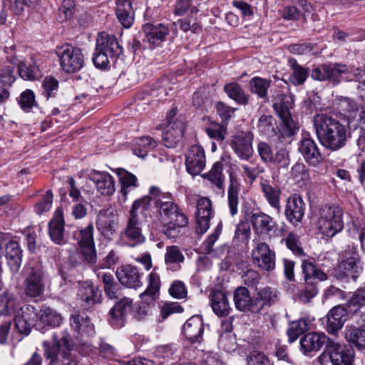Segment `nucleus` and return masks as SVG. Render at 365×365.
Listing matches in <instances>:
<instances>
[{
    "label": "nucleus",
    "mask_w": 365,
    "mask_h": 365,
    "mask_svg": "<svg viewBox=\"0 0 365 365\" xmlns=\"http://www.w3.org/2000/svg\"><path fill=\"white\" fill-rule=\"evenodd\" d=\"M314 128L320 143L331 151L344 147L349 133L344 125L327 113H317L313 118Z\"/></svg>",
    "instance_id": "f257e3e1"
},
{
    "label": "nucleus",
    "mask_w": 365,
    "mask_h": 365,
    "mask_svg": "<svg viewBox=\"0 0 365 365\" xmlns=\"http://www.w3.org/2000/svg\"><path fill=\"white\" fill-rule=\"evenodd\" d=\"M140 202L147 203L145 212L148 215L153 208L163 221L173 220L179 215H185L175 202L173 195L170 192H164L157 186H150L148 194L137 199Z\"/></svg>",
    "instance_id": "f03ea898"
},
{
    "label": "nucleus",
    "mask_w": 365,
    "mask_h": 365,
    "mask_svg": "<svg viewBox=\"0 0 365 365\" xmlns=\"http://www.w3.org/2000/svg\"><path fill=\"white\" fill-rule=\"evenodd\" d=\"M312 77L317 81H329L334 85L341 81H365V73L363 70H354L347 65L340 63L323 64L312 70Z\"/></svg>",
    "instance_id": "7ed1b4c3"
},
{
    "label": "nucleus",
    "mask_w": 365,
    "mask_h": 365,
    "mask_svg": "<svg viewBox=\"0 0 365 365\" xmlns=\"http://www.w3.org/2000/svg\"><path fill=\"white\" fill-rule=\"evenodd\" d=\"M147 203L140 202L137 199L133 201L127 216L126 225L120 236L125 243L135 247L143 244L145 241V237L143 233V219L148 215L145 212Z\"/></svg>",
    "instance_id": "20e7f679"
},
{
    "label": "nucleus",
    "mask_w": 365,
    "mask_h": 365,
    "mask_svg": "<svg viewBox=\"0 0 365 365\" xmlns=\"http://www.w3.org/2000/svg\"><path fill=\"white\" fill-rule=\"evenodd\" d=\"M344 211L336 204L322 205L317 214V228L323 239L335 236L344 229Z\"/></svg>",
    "instance_id": "39448f33"
},
{
    "label": "nucleus",
    "mask_w": 365,
    "mask_h": 365,
    "mask_svg": "<svg viewBox=\"0 0 365 365\" xmlns=\"http://www.w3.org/2000/svg\"><path fill=\"white\" fill-rule=\"evenodd\" d=\"M122 53L123 48L119 45L117 38L113 35L101 32L97 37L92 60L96 68L104 69Z\"/></svg>",
    "instance_id": "423d86ee"
},
{
    "label": "nucleus",
    "mask_w": 365,
    "mask_h": 365,
    "mask_svg": "<svg viewBox=\"0 0 365 365\" xmlns=\"http://www.w3.org/2000/svg\"><path fill=\"white\" fill-rule=\"evenodd\" d=\"M53 344L45 341L43 343L44 356L50 360L48 365H78L76 356L71 353V339L63 336L58 340L56 334L53 335Z\"/></svg>",
    "instance_id": "0eeeda50"
},
{
    "label": "nucleus",
    "mask_w": 365,
    "mask_h": 365,
    "mask_svg": "<svg viewBox=\"0 0 365 365\" xmlns=\"http://www.w3.org/2000/svg\"><path fill=\"white\" fill-rule=\"evenodd\" d=\"M327 359L332 365H354V351L346 344L334 340L329 341L324 351L317 358L321 364Z\"/></svg>",
    "instance_id": "6e6552de"
},
{
    "label": "nucleus",
    "mask_w": 365,
    "mask_h": 365,
    "mask_svg": "<svg viewBox=\"0 0 365 365\" xmlns=\"http://www.w3.org/2000/svg\"><path fill=\"white\" fill-rule=\"evenodd\" d=\"M24 293L29 297L41 296L45 290V276L41 266L29 263L25 269Z\"/></svg>",
    "instance_id": "1a4fd4ad"
},
{
    "label": "nucleus",
    "mask_w": 365,
    "mask_h": 365,
    "mask_svg": "<svg viewBox=\"0 0 365 365\" xmlns=\"http://www.w3.org/2000/svg\"><path fill=\"white\" fill-rule=\"evenodd\" d=\"M60 66L66 73H71L81 70L84 65V56L82 51L71 45L65 44L56 50Z\"/></svg>",
    "instance_id": "9d476101"
},
{
    "label": "nucleus",
    "mask_w": 365,
    "mask_h": 365,
    "mask_svg": "<svg viewBox=\"0 0 365 365\" xmlns=\"http://www.w3.org/2000/svg\"><path fill=\"white\" fill-rule=\"evenodd\" d=\"M176 110L173 109L168 115V125L163 132V141L168 148H174L181 140L185 131V123L182 120L173 118Z\"/></svg>",
    "instance_id": "9b49d317"
},
{
    "label": "nucleus",
    "mask_w": 365,
    "mask_h": 365,
    "mask_svg": "<svg viewBox=\"0 0 365 365\" xmlns=\"http://www.w3.org/2000/svg\"><path fill=\"white\" fill-rule=\"evenodd\" d=\"M251 256L253 264L258 268L267 272H272L275 269V252L267 243H257L252 250Z\"/></svg>",
    "instance_id": "f8f14e48"
},
{
    "label": "nucleus",
    "mask_w": 365,
    "mask_h": 365,
    "mask_svg": "<svg viewBox=\"0 0 365 365\" xmlns=\"http://www.w3.org/2000/svg\"><path fill=\"white\" fill-rule=\"evenodd\" d=\"M0 245L5 246L8 264L13 272L19 271L22 261V253L17 241L9 233L0 232Z\"/></svg>",
    "instance_id": "ddd939ff"
},
{
    "label": "nucleus",
    "mask_w": 365,
    "mask_h": 365,
    "mask_svg": "<svg viewBox=\"0 0 365 365\" xmlns=\"http://www.w3.org/2000/svg\"><path fill=\"white\" fill-rule=\"evenodd\" d=\"M206 165L205 153L203 148L199 145L190 147L185 155L187 171L192 175H199Z\"/></svg>",
    "instance_id": "4468645a"
},
{
    "label": "nucleus",
    "mask_w": 365,
    "mask_h": 365,
    "mask_svg": "<svg viewBox=\"0 0 365 365\" xmlns=\"http://www.w3.org/2000/svg\"><path fill=\"white\" fill-rule=\"evenodd\" d=\"M253 134L240 132L232 136L230 146L235 153L242 160H248L253 154Z\"/></svg>",
    "instance_id": "2eb2a0df"
},
{
    "label": "nucleus",
    "mask_w": 365,
    "mask_h": 365,
    "mask_svg": "<svg viewBox=\"0 0 365 365\" xmlns=\"http://www.w3.org/2000/svg\"><path fill=\"white\" fill-rule=\"evenodd\" d=\"M293 100L291 96L280 94L274 98L273 108L277 115L280 118L284 125L289 130H294L297 126L294 120L292 119L290 109L292 108Z\"/></svg>",
    "instance_id": "dca6fc26"
},
{
    "label": "nucleus",
    "mask_w": 365,
    "mask_h": 365,
    "mask_svg": "<svg viewBox=\"0 0 365 365\" xmlns=\"http://www.w3.org/2000/svg\"><path fill=\"white\" fill-rule=\"evenodd\" d=\"M118 225V217L111 209L101 210L97 215L96 227L106 238H110Z\"/></svg>",
    "instance_id": "f3484780"
},
{
    "label": "nucleus",
    "mask_w": 365,
    "mask_h": 365,
    "mask_svg": "<svg viewBox=\"0 0 365 365\" xmlns=\"http://www.w3.org/2000/svg\"><path fill=\"white\" fill-rule=\"evenodd\" d=\"M132 304L133 300L128 297H124L115 304L109 311L108 322L112 327L120 328L124 326Z\"/></svg>",
    "instance_id": "a211bd4d"
},
{
    "label": "nucleus",
    "mask_w": 365,
    "mask_h": 365,
    "mask_svg": "<svg viewBox=\"0 0 365 365\" xmlns=\"http://www.w3.org/2000/svg\"><path fill=\"white\" fill-rule=\"evenodd\" d=\"M334 341L323 332H309L300 339V350L304 355L317 352L322 346Z\"/></svg>",
    "instance_id": "6ab92c4d"
},
{
    "label": "nucleus",
    "mask_w": 365,
    "mask_h": 365,
    "mask_svg": "<svg viewBox=\"0 0 365 365\" xmlns=\"http://www.w3.org/2000/svg\"><path fill=\"white\" fill-rule=\"evenodd\" d=\"M36 309L31 305L21 307L20 312L15 317V328L20 333L28 335L36 320Z\"/></svg>",
    "instance_id": "aec40b11"
},
{
    "label": "nucleus",
    "mask_w": 365,
    "mask_h": 365,
    "mask_svg": "<svg viewBox=\"0 0 365 365\" xmlns=\"http://www.w3.org/2000/svg\"><path fill=\"white\" fill-rule=\"evenodd\" d=\"M240 190V179L238 173L232 168L229 173V186L227 190V203L231 215L238 212L239 194Z\"/></svg>",
    "instance_id": "412c9836"
},
{
    "label": "nucleus",
    "mask_w": 365,
    "mask_h": 365,
    "mask_svg": "<svg viewBox=\"0 0 365 365\" xmlns=\"http://www.w3.org/2000/svg\"><path fill=\"white\" fill-rule=\"evenodd\" d=\"M145 40L152 46H159L170 33L168 26L164 24H146L142 26Z\"/></svg>",
    "instance_id": "4be33fe9"
},
{
    "label": "nucleus",
    "mask_w": 365,
    "mask_h": 365,
    "mask_svg": "<svg viewBox=\"0 0 365 365\" xmlns=\"http://www.w3.org/2000/svg\"><path fill=\"white\" fill-rule=\"evenodd\" d=\"M203 331V320L198 315L188 319L182 327L184 336L192 344L201 342Z\"/></svg>",
    "instance_id": "5701e85b"
},
{
    "label": "nucleus",
    "mask_w": 365,
    "mask_h": 365,
    "mask_svg": "<svg viewBox=\"0 0 365 365\" xmlns=\"http://www.w3.org/2000/svg\"><path fill=\"white\" fill-rule=\"evenodd\" d=\"M299 150L311 166L316 167L322 161V155L316 143L309 137H305L301 140Z\"/></svg>",
    "instance_id": "b1692460"
},
{
    "label": "nucleus",
    "mask_w": 365,
    "mask_h": 365,
    "mask_svg": "<svg viewBox=\"0 0 365 365\" xmlns=\"http://www.w3.org/2000/svg\"><path fill=\"white\" fill-rule=\"evenodd\" d=\"M64 216L63 210L58 207L56 210L53 217L48 224V234L51 240L57 245H63L64 238Z\"/></svg>",
    "instance_id": "393cba45"
},
{
    "label": "nucleus",
    "mask_w": 365,
    "mask_h": 365,
    "mask_svg": "<svg viewBox=\"0 0 365 365\" xmlns=\"http://www.w3.org/2000/svg\"><path fill=\"white\" fill-rule=\"evenodd\" d=\"M97 191L102 195L110 196L115 191L113 177L106 172L93 171L90 175Z\"/></svg>",
    "instance_id": "a878e982"
},
{
    "label": "nucleus",
    "mask_w": 365,
    "mask_h": 365,
    "mask_svg": "<svg viewBox=\"0 0 365 365\" xmlns=\"http://www.w3.org/2000/svg\"><path fill=\"white\" fill-rule=\"evenodd\" d=\"M233 299L235 307L239 311L257 314L255 295L251 297L246 287H237L234 292Z\"/></svg>",
    "instance_id": "bb28decb"
},
{
    "label": "nucleus",
    "mask_w": 365,
    "mask_h": 365,
    "mask_svg": "<svg viewBox=\"0 0 365 365\" xmlns=\"http://www.w3.org/2000/svg\"><path fill=\"white\" fill-rule=\"evenodd\" d=\"M347 311L341 306L332 308L327 315V330L331 334H336L347 319Z\"/></svg>",
    "instance_id": "cd10ccee"
},
{
    "label": "nucleus",
    "mask_w": 365,
    "mask_h": 365,
    "mask_svg": "<svg viewBox=\"0 0 365 365\" xmlns=\"http://www.w3.org/2000/svg\"><path fill=\"white\" fill-rule=\"evenodd\" d=\"M304 207L305 203L299 195L290 196L288 198L285 210L287 220L292 223L300 222L304 215Z\"/></svg>",
    "instance_id": "c85d7f7f"
},
{
    "label": "nucleus",
    "mask_w": 365,
    "mask_h": 365,
    "mask_svg": "<svg viewBox=\"0 0 365 365\" xmlns=\"http://www.w3.org/2000/svg\"><path fill=\"white\" fill-rule=\"evenodd\" d=\"M116 276L123 285L129 288L136 289L142 285L139 272L133 266H122L117 269Z\"/></svg>",
    "instance_id": "c756f323"
},
{
    "label": "nucleus",
    "mask_w": 365,
    "mask_h": 365,
    "mask_svg": "<svg viewBox=\"0 0 365 365\" xmlns=\"http://www.w3.org/2000/svg\"><path fill=\"white\" fill-rule=\"evenodd\" d=\"M148 287L146 289L140 294L141 302L146 305L153 304L159 296L160 287V279L158 273L154 270L148 276Z\"/></svg>",
    "instance_id": "7c9ffc66"
},
{
    "label": "nucleus",
    "mask_w": 365,
    "mask_h": 365,
    "mask_svg": "<svg viewBox=\"0 0 365 365\" xmlns=\"http://www.w3.org/2000/svg\"><path fill=\"white\" fill-rule=\"evenodd\" d=\"M251 222L254 232L259 235H268L276 226L274 219L263 212L252 214Z\"/></svg>",
    "instance_id": "2f4dec72"
},
{
    "label": "nucleus",
    "mask_w": 365,
    "mask_h": 365,
    "mask_svg": "<svg viewBox=\"0 0 365 365\" xmlns=\"http://www.w3.org/2000/svg\"><path fill=\"white\" fill-rule=\"evenodd\" d=\"M116 174L120 185V193L123 197V200L126 201L128 194L138 187V180L134 174L123 168H118Z\"/></svg>",
    "instance_id": "473e14b6"
},
{
    "label": "nucleus",
    "mask_w": 365,
    "mask_h": 365,
    "mask_svg": "<svg viewBox=\"0 0 365 365\" xmlns=\"http://www.w3.org/2000/svg\"><path fill=\"white\" fill-rule=\"evenodd\" d=\"M133 0H116V16L119 22L126 29L134 22V11L132 6Z\"/></svg>",
    "instance_id": "72a5a7b5"
},
{
    "label": "nucleus",
    "mask_w": 365,
    "mask_h": 365,
    "mask_svg": "<svg viewBox=\"0 0 365 365\" xmlns=\"http://www.w3.org/2000/svg\"><path fill=\"white\" fill-rule=\"evenodd\" d=\"M78 297L86 303V306L90 307L100 302L101 292L88 282L79 284Z\"/></svg>",
    "instance_id": "f704fd0d"
},
{
    "label": "nucleus",
    "mask_w": 365,
    "mask_h": 365,
    "mask_svg": "<svg viewBox=\"0 0 365 365\" xmlns=\"http://www.w3.org/2000/svg\"><path fill=\"white\" fill-rule=\"evenodd\" d=\"M257 313L264 307H270L278 299V292L275 289L265 287L259 289L255 294Z\"/></svg>",
    "instance_id": "c9c22d12"
},
{
    "label": "nucleus",
    "mask_w": 365,
    "mask_h": 365,
    "mask_svg": "<svg viewBox=\"0 0 365 365\" xmlns=\"http://www.w3.org/2000/svg\"><path fill=\"white\" fill-rule=\"evenodd\" d=\"M168 220L167 222L164 223L162 232L170 239L176 238L179 235L181 229L188 224V218L185 215H179L176 218Z\"/></svg>",
    "instance_id": "e433bc0d"
},
{
    "label": "nucleus",
    "mask_w": 365,
    "mask_h": 365,
    "mask_svg": "<svg viewBox=\"0 0 365 365\" xmlns=\"http://www.w3.org/2000/svg\"><path fill=\"white\" fill-rule=\"evenodd\" d=\"M11 67L2 68L0 65V105L4 104L10 98L9 88L14 78Z\"/></svg>",
    "instance_id": "4c0bfd02"
},
{
    "label": "nucleus",
    "mask_w": 365,
    "mask_h": 365,
    "mask_svg": "<svg viewBox=\"0 0 365 365\" xmlns=\"http://www.w3.org/2000/svg\"><path fill=\"white\" fill-rule=\"evenodd\" d=\"M19 307L18 298L9 291L0 294V317L11 316Z\"/></svg>",
    "instance_id": "58836bf2"
},
{
    "label": "nucleus",
    "mask_w": 365,
    "mask_h": 365,
    "mask_svg": "<svg viewBox=\"0 0 365 365\" xmlns=\"http://www.w3.org/2000/svg\"><path fill=\"white\" fill-rule=\"evenodd\" d=\"M210 303L213 312L217 316L224 317L230 313V304L227 296L223 292H213L210 296Z\"/></svg>",
    "instance_id": "ea45409f"
},
{
    "label": "nucleus",
    "mask_w": 365,
    "mask_h": 365,
    "mask_svg": "<svg viewBox=\"0 0 365 365\" xmlns=\"http://www.w3.org/2000/svg\"><path fill=\"white\" fill-rule=\"evenodd\" d=\"M224 91L230 99L235 101L237 104L245 106L248 103L250 96L245 93L239 83L232 82L225 84Z\"/></svg>",
    "instance_id": "a19ab883"
},
{
    "label": "nucleus",
    "mask_w": 365,
    "mask_h": 365,
    "mask_svg": "<svg viewBox=\"0 0 365 365\" xmlns=\"http://www.w3.org/2000/svg\"><path fill=\"white\" fill-rule=\"evenodd\" d=\"M313 320L314 319H310L309 317H304L292 322L287 329L289 341L290 343L295 341L301 334L310 328V324Z\"/></svg>",
    "instance_id": "79ce46f5"
},
{
    "label": "nucleus",
    "mask_w": 365,
    "mask_h": 365,
    "mask_svg": "<svg viewBox=\"0 0 365 365\" xmlns=\"http://www.w3.org/2000/svg\"><path fill=\"white\" fill-rule=\"evenodd\" d=\"M257 128L260 133L267 137H272L277 134L276 120L269 113H263L258 118Z\"/></svg>",
    "instance_id": "37998d69"
},
{
    "label": "nucleus",
    "mask_w": 365,
    "mask_h": 365,
    "mask_svg": "<svg viewBox=\"0 0 365 365\" xmlns=\"http://www.w3.org/2000/svg\"><path fill=\"white\" fill-rule=\"evenodd\" d=\"M62 317L54 309L49 307H42L39 314V322L36 324L38 329L41 327V323L46 324L51 327H58L62 322Z\"/></svg>",
    "instance_id": "c03bdc74"
},
{
    "label": "nucleus",
    "mask_w": 365,
    "mask_h": 365,
    "mask_svg": "<svg viewBox=\"0 0 365 365\" xmlns=\"http://www.w3.org/2000/svg\"><path fill=\"white\" fill-rule=\"evenodd\" d=\"M71 326L79 334H92L94 331L93 325L88 317L73 314L71 317Z\"/></svg>",
    "instance_id": "a18cd8bd"
},
{
    "label": "nucleus",
    "mask_w": 365,
    "mask_h": 365,
    "mask_svg": "<svg viewBox=\"0 0 365 365\" xmlns=\"http://www.w3.org/2000/svg\"><path fill=\"white\" fill-rule=\"evenodd\" d=\"M260 187L269 205L277 211H279L280 190L277 188L273 187L267 180L261 181Z\"/></svg>",
    "instance_id": "49530a36"
},
{
    "label": "nucleus",
    "mask_w": 365,
    "mask_h": 365,
    "mask_svg": "<svg viewBox=\"0 0 365 365\" xmlns=\"http://www.w3.org/2000/svg\"><path fill=\"white\" fill-rule=\"evenodd\" d=\"M157 146V142L150 136L140 137L136 140L133 146V153L140 157L144 158L147 154Z\"/></svg>",
    "instance_id": "de8ad7c7"
},
{
    "label": "nucleus",
    "mask_w": 365,
    "mask_h": 365,
    "mask_svg": "<svg viewBox=\"0 0 365 365\" xmlns=\"http://www.w3.org/2000/svg\"><path fill=\"white\" fill-rule=\"evenodd\" d=\"M288 63L292 68V74L289 78V81L294 86L303 84L308 76V70L299 65L294 58L289 59Z\"/></svg>",
    "instance_id": "09e8293b"
},
{
    "label": "nucleus",
    "mask_w": 365,
    "mask_h": 365,
    "mask_svg": "<svg viewBox=\"0 0 365 365\" xmlns=\"http://www.w3.org/2000/svg\"><path fill=\"white\" fill-rule=\"evenodd\" d=\"M270 84L271 80L269 79L254 77L250 81V92L256 94L260 98H265L267 97Z\"/></svg>",
    "instance_id": "8fccbe9b"
},
{
    "label": "nucleus",
    "mask_w": 365,
    "mask_h": 365,
    "mask_svg": "<svg viewBox=\"0 0 365 365\" xmlns=\"http://www.w3.org/2000/svg\"><path fill=\"white\" fill-rule=\"evenodd\" d=\"M338 269L341 272V277H354V274L359 272L361 269L359 260L355 257H349L339 263Z\"/></svg>",
    "instance_id": "3c124183"
},
{
    "label": "nucleus",
    "mask_w": 365,
    "mask_h": 365,
    "mask_svg": "<svg viewBox=\"0 0 365 365\" xmlns=\"http://www.w3.org/2000/svg\"><path fill=\"white\" fill-rule=\"evenodd\" d=\"M302 272L304 274V280L312 282V279H317L319 281H325L328 279L327 274L315 265L307 260L302 264Z\"/></svg>",
    "instance_id": "603ef678"
},
{
    "label": "nucleus",
    "mask_w": 365,
    "mask_h": 365,
    "mask_svg": "<svg viewBox=\"0 0 365 365\" xmlns=\"http://www.w3.org/2000/svg\"><path fill=\"white\" fill-rule=\"evenodd\" d=\"M345 339L359 349L365 347V331L354 327H346Z\"/></svg>",
    "instance_id": "864d4df0"
},
{
    "label": "nucleus",
    "mask_w": 365,
    "mask_h": 365,
    "mask_svg": "<svg viewBox=\"0 0 365 365\" xmlns=\"http://www.w3.org/2000/svg\"><path fill=\"white\" fill-rule=\"evenodd\" d=\"M198 4L195 5L193 0H176L174 4L173 13L176 16H182L189 12L194 15L199 12Z\"/></svg>",
    "instance_id": "5fc2aeb1"
},
{
    "label": "nucleus",
    "mask_w": 365,
    "mask_h": 365,
    "mask_svg": "<svg viewBox=\"0 0 365 365\" xmlns=\"http://www.w3.org/2000/svg\"><path fill=\"white\" fill-rule=\"evenodd\" d=\"M291 175L297 183L306 185L310 182L308 169L303 163H296L291 170Z\"/></svg>",
    "instance_id": "6e6d98bb"
},
{
    "label": "nucleus",
    "mask_w": 365,
    "mask_h": 365,
    "mask_svg": "<svg viewBox=\"0 0 365 365\" xmlns=\"http://www.w3.org/2000/svg\"><path fill=\"white\" fill-rule=\"evenodd\" d=\"M318 292L316 283L305 280L304 287L298 291L297 296L301 302L308 303L317 295Z\"/></svg>",
    "instance_id": "4d7b16f0"
},
{
    "label": "nucleus",
    "mask_w": 365,
    "mask_h": 365,
    "mask_svg": "<svg viewBox=\"0 0 365 365\" xmlns=\"http://www.w3.org/2000/svg\"><path fill=\"white\" fill-rule=\"evenodd\" d=\"M222 169V164L220 162H216L206 176L217 188L223 190L224 178Z\"/></svg>",
    "instance_id": "13d9d810"
},
{
    "label": "nucleus",
    "mask_w": 365,
    "mask_h": 365,
    "mask_svg": "<svg viewBox=\"0 0 365 365\" xmlns=\"http://www.w3.org/2000/svg\"><path fill=\"white\" fill-rule=\"evenodd\" d=\"M213 215V211H196V230L197 232L205 233L208 230L210 225V220Z\"/></svg>",
    "instance_id": "bf43d9fd"
},
{
    "label": "nucleus",
    "mask_w": 365,
    "mask_h": 365,
    "mask_svg": "<svg viewBox=\"0 0 365 365\" xmlns=\"http://www.w3.org/2000/svg\"><path fill=\"white\" fill-rule=\"evenodd\" d=\"M207 135L217 142H222L227 135V128L217 123H211L209 126L205 128Z\"/></svg>",
    "instance_id": "052dcab7"
},
{
    "label": "nucleus",
    "mask_w": 365,
    "mask_h": 365,
    "mask_svg": "<svg viewBox=\"0 0 365 365\" xmlns=\"http://www.w3.org/2000/svg\"><path fill=\"white\" fill-rule=\"evenodd\" d=\"M18 69L20 76L25 80H35L41 76L39 68L35 64L27 66L24 62H20Z\"/></svg>",
    "instance_id": "680f3d73"
},
{
    "label": "nucleus",
    "mask_w": 365,
    "mask_h": 365,
    "mask_svg": "<svg viewBox=\"0 0 365 365\" xmlns=\"http://www.w3.org/2000/svg\"><path fill=\"white\" fill-rule=\"evenodd\" d=\"M269 163L278 168H288L290 164L289 152L284 148L278 150L274 154H273L272 160H270Z\"/></svg>",
    "instance_id": "e2e57ef3"
},
{
    "label": "nucleus",
    "mask_w": 365,
    "mask_h": 365,
    "mask_svg": "<svg viewBox=\"0 0 365 365\" xmlns=\"http://www.w3.org/2000/svg\"><path fill=\"white\" fill-rule=\"evenodd\" d=\"M74 237L78 240L79 246L94 244L93 224L89 223L85 228L74 234Z\"/></svg>",
    "instance_id": "0e129e2a"
},
{
    "label": "nucleus",
    "mask_w": 365,
    "mask_h": 365,
    "mask_svg": "<svg viewBox=\"0 0 365 365\" xmlns=\"http://www.w3.org/2000/svg\"><path fill=\"white\" fill-rule=\"evenodd\" d=\"M184 260L185 257L178 246L172 245L166 247L165 264H180L183 262Z\"/></svg>",
    "instance_id": "69168bd1"
},
{
    "label": "nucleus",
    "mask_w": 365,
    "mask_h": 365,
    "mask_svg": "<svg viewBox=\"0 0 365 365\" xmlns=\"http://www.w3.org/2000/svg\"><path fill=\"white\" fill-rule=\"evenodd\" d=\"M286 245L292 253L298 257L304 256V252L301 246L299 237L297 235L291 232L289 233L287 237L284 239Z\"/></svg>",
    "instance_id": "338daca9"
},
{
    "label": "nucleus",
    "mask_w": 365,
    "mask_h": 365,
    "mask_svg": "<svg viewBox=\"0 0 365 365\" xmlns=\"http://www.w3.org/2000/svg\"><path fill=\"white\" fill-rule=\"evenodd\" d=\"M339 107L349 119L355 120L357 117L358 107L354 101L348 98H343L339 101Z\"/></svg>",
    "instance_id": "774afa93"
}]
</instances>
